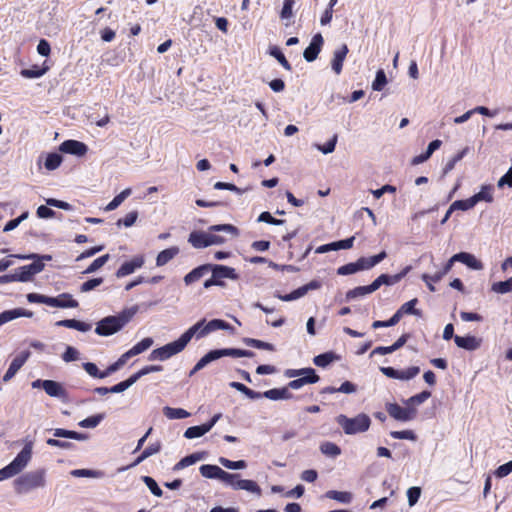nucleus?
Here are the masks:
<instances>
[{
  "mask_svg": "<svg viewBox=\"0 0 512 512\" xmlns=\"http://www.w3.org/2000/svg\"><path fill=\"white\" fill-rule=\"evenodd\" d=\"M441 145H442L441 140H438V139L433 140L432 142L429 143L427 150L424 153L417 155L412 159V164L418 165V164L424 163L431 157V155L434 153V151H436L437 149L440 148Z\"/></svg>",
  "mask_w": 512,
  "mask_h": 512,
  "instance_id": "bb28decb",
  "label": "nucleus"
},
{
  "mask_svg": "<svg viewBox=\"0 0 512 512\" xmlns=\"http://www.w3.org/2000/svg\"><path fill=\"white\" fill-rule=\"evenodd\" d=\"M348 53L347 45L343 44L339 49L334 52L332 59V69L338 75L342 71L343 62Z\"/></svg>",
  "mask_w": 512,
  "mask_h": 512,
  "instance_id": "a878e982",
  "label": "nucleus"
},
{
  "mask_svg": "<svg viewBox=\"0 0 512 512\" xmlns=\"http://www.w3.org/2000/svg\"><path fill=\"white\" fill-rule=\"evenodd\" d=\"M371 293H373V292L371 291L369 285H367V286H359V287H356L354 289L349 290L346 293V300L349 301V300H352V299H355V298H358V297L366 296V295L371 294Z\"/></svg>",
  "mask_w": 512,
  "mask_h": 512,
  "instance_id": "49530a36",
  "label": "nucleus"
},
{
  "mask_svg": "<svg viewBox=\"0 0 512 512\" xmlns=\"http://www.w3.org/2000/svg\"><path fill=\"white\" fill-rule=\"evenodd\" d=\"M321 287L320 282L313 280L306 285H303L296 290L292 291L294 300L304 297L310 290H316Z\"/></svg>",
  "mask_w": 512,
  "mask_h": 512,
  "instance_id": "58836bf2",
  "label": "nucleus"
},
{
  "mask_svg": "<svg viewBox=\"0 0 512 512\" xmlns=\"http://www.w3.org/2000/svg\"><path fill=\"white\" fill-rule=\"evenodd\" d=\"M30 357V351H22L19 355H17L12 362L10 363V366L6 373L3 376V381L8 382L10 381L16 373L20 370V368L25 364V362Z\"/></svg>",
  "mask_w": 512,
  "mask_h": 512,
  "instance_id": "2eb2a0df",
  "label": "nucleus"
},
{
  "mask_svg": "<svg viewBox=\"0 0 512 512\" xmlns=\"http://www.w3.org/2000/svg\"><path fill=\"white\" fill-rule=\"evenodd\" d=\"M388 414L395 420L408 422L415 418L416 409L411 407H401L396 403H388L386 405Z\"/></svg>",
  "mask_w": 512,
  "mask_h": 512,
  "instance_id": "9b49d317",
  "label": "nucleus"
},
{
  "mask_svg": "<svg viewBox=\"0 0 512 512\" xmlns=\"http://www.w3.org/2000/svg\"><path fill=\"white\" fill-rule=\"evenodd\" d=\"M46 73V68L33 67L31 69L21 70V75L27 79L40 78Z\"/></svg>",
  "mask_w": 512,
  "mask_h": 512,
  "instance_id": "e2e57ef3",
  "label": "nucleus"
},
{
  "mask_svg": "<svg viewBox=\"0 0 512 512\" xmlns=\"http://www.w3.org/2000/svg\"><path fill=\"white\" fill-rule=\"evenodd\" d=\"M319 379L320 378H319V376L316 373L308 374V375H305L303 377H300V378H297V379H294V380L290 381L286 388H288V390L289 389L297 390V389L302 388L306 384L317 383L319 381Z\"/></svg>",
  "mask_w": 512,
  "mask_h": 512,
  "instance_id": "c85d7f7f",
  "label": "nucleus"
},
{
  "mask_svg": "<svg viewBox=\"0 0 512 512\" xmlns=\"http://www.w3.org/2000/svg\"><path fill=\"white\" fill-rule=\"evenodd\" d=\"M209 264L200 265L193 270H191L188 274H186L183 278V281L186 286H190L197 281H199L202 277L209 273Z\"/></svg>",
  "mask_w": 512,
  "mask_h": 512,
  "instance_id": "4be33fe9",
  "label": "nucleus"
},
{
  "mask_svg": "<svg viewBox=\"0 0 512 512\" xmlns=\"http://www.w3.org/2000/svg\"><path fill=\"white\" fill-rule=\"evenodd\" d=\"M451 206H452V209H454V211L455 210L467 211V210L472 209L475 206V203H474L472 197H470L465 200H456L451 204Z\"/></svg>",
  "mask_w": 512,
  "mask_h": 512,
  "instance_id": "680f3d73",
  "label": "nucleus"
},
{
  "mask_svg": "<svg viewBox=\"0 0 512 512\" xmlns=\"http://www.w3.org/2000/svg\"><path fill=\"white\" fill-rule=\"evenodd\" d=\"M153 345V339L150 337L144 338L137 344H135L131 349H129L132 356L139 355L149 349Z\"/></svg>",
  "mask_w": 512,
  "mask_h": 512,
  "instance_id": "37998d69",
  "label": "nucleus"
},
{
  "mask_svg": "<svg viewBox=\"0 0 512 512\" xmlns=\"http://www.w3.org/2000/svg\"><path fill=\"white\" fill-rule=\"evenodd\" d=\"M206 433H208V432L205 429L204 425L202 424L199 426H192V427L187 428L184 432V437L187 439H195V438L202 437Z\"/></svg>",
  "mask_w": 512,
  "mask_h": 512,
  "instance_id": "8fccbe9b",
  "label": "nucleus"
},
{
  "mask_svg": "<svg viewBox=\"0 0 512 512\" xmlns=\"http://www.w3.org/2000/svg\"><path fill=\"white\" fill-rule=\"evenodd\" d=\"M209 267V273L211 272L218 286H224V279L237 280L239 278V275L232 267L219 264H209Z\"/></svg>",
  "mask_w": 512,
  "mask_h": 512,
  "instance_id": "f8f14e48",
  "label": "nucleus"
},
{
  "mask_svg": "<svg viewBox=\"0 0 512 512\" xmlns=\"http://www.w3.org/2000/svg\"><path fill=\"white\" fill-rule=\"evenodd\" d=\"M43 390L51 397L63 398L66 395L62 385L53 380H45Z\"/></svg>",
  "mask_w": 512,
  "mask_h": 512,
  "instance_id": "c756f323",
  "label": "nucleus"
},
{
  "mask_svg": "<svg viewBox=\"0 0 512 512\" xmlns=\"http://www.w3.org/2000/svg\"><path fill=\"white\" fill-rule=\"evenodd\" d=\"M56 326L59 327H66L70 329H75L80 332H88L91 330L92 325L83 321H79L76 319H65V320H59L55 323Z\"/></svg>",
  "mask_w": 512,
  "mask_h": 512,
  "instance_id": "b1692460",
  "label": "nucleus"
},
{
  "mask_svg": "<svg viewBox=\"0 0 512 512\" xmlns=\"http://www.w3.org/2000/svg\"><path fill=\"white\" fill-rule=\"evenodd\" d=\"M204 458H205L204 452H196V453L190 454V455L182 458L178 463H176L174 466V470L177 471V470L184 469L190 465L195 464L198 461L203 460Z\"/></svg>",
  "mask_w": 512,
  "mask_h": 512,
  "instance_id": "473e14b6",
  "label": "nucleus"
},
{
  "mask_svg": "<svg viewBox=\"0 0 512 512\" xmlns=\"http://www.w3.org/2000/svg\"><path fill=\"white\" fill-rule=\"evenodd\" d=\"M453 260H457V262H460L473 270L483 269L482 262L478 260L473 254L468 252H460L453 255Z\"/></svg>",
  "mask_w": 512,
  "mask_h": 512,
  "instance_id": "6ab92c4d",
  "label": "nucleus"
},
{
  "mask_svg": "<svg viewBox=\"0 0 512 512\" xmlns=\"http://www.w3.org/2000/svg\"><path fill=\"white\" fill-rule=\"evenodd\" d=\"M387 84V78L385 72L380 69L376 73V77L372 83V89L374 91H381Z\"/></svg>",
  "mask_w": 512,
  "mask_h": 512,
  "instance_id": "bf43d9fd",
  "label": "nucleus"
},
{
  "mask_svg": "<svg viewBox=\"0 0 512 512\" xmlns=\"http://www.w3.org/2000/svg\"><path fill=\"white\" fill-rule=\"evenodd\" d=\"M491 290L497 294H507L512 292V276L505 281L493 283Z\"/></svg>",
  "mask_w": 512,
  "mask_h": 512,
  "instance_id": "ea45409f",
  "label": "nucleus"
},
{
  "mask_svg": "<svg viewBox=\"0 0 512 512\" xmlns=\"http://www.w3.org/2000/svg\"><path fill=\"white\" fill-rule=\"evenodd\" d=\"M418 303V299L417 298H414L406 303H404L400 308V312L405 315V314H409V315H415V316H420L421 315V312L415 308L416 304Z\"/></svg>",
  "mask_w": 512,
  "mask_h": 512,
  "instance_id": "603ef678",
  "label": "nucleus"
},
{
  "mask_svg": "<svg viewBox=\"0 0 512 512\" xmlns=\"http://www.w3.org/2000/svg\"><path fill=\"white\" fill-rule=\"evenodd\" d=\"M219 358L230 356L235 358L240 357H253L254 353L249 350H242L237 348H224V349H217Z\"/></svg>",
  "mask_w": 512,
  "mask_h": 512,
  "instance_id": "72a5a7b5",
  "label": "nucleus"
},
{
  "mask_svg": "<svg viewBox=\"0 0 512 512\" xmlns=\"http://www.w3.org/2000/svg\"><path fill=\"white\" fill-rule=\"evenodd\" d=\"M110 256L109 254L102 255L95 259L85 270L84 274H91L103 267L107 261L109 260Z\"/></svg>",
  "mask_w": 512,
  "mask_h": 512,
  "instance_id": "09e8293b",
  "label": "nucleus"
},
{
  "mask_svg": "<svg viewBox=\"0 0 512 512\" xmlns=\"http://www.w3.org/2000/svg\"><path fill=\"white\" fill-rule=\"evenodd\" d=\"M380 371L388 378L409 381L420 373V368L418 366H411L403 370H397L393 367H380Z\"/></svg>",
  "mask_w": 512,
  "mask_h": 512,
  "instance_id": "9d476101",
  "label": "nucleus"
},
{
  "mask_svg": "<svg viewBox=\"0 0 512 512\" xmlns=\"http://www.w3.org/2000/svg\"><path fill=\"white\" fill-rule=\"evenodd\" d=\"M220 359L217 349L209 351L207 354H205L203 357H201L198 362L196 363L198 367L203 369L208 364H210L213 361H216Z\"/></svg>",
  "mask_w": 512,
  "mask_h": 512,
  "instance_id": "4d7b16f0",
  "label": "nucleus"
},
{
  "mask_svg": "<svg viewBox=\"0 0 512 512\" xmlns=\"http://www.w3.org/2000/svg\"><path fill=\"white\" fill-rule=\"evenodd\" d=\"M70 475L76 478H95L101 479L105 477V473L101 470H92V469H74L70 471Z\"/></svg>",
  "mask_w": 512,
  "mask_h": 512,
  "instance_id": "f704fd0d",
  "label": "nucleus"
},
{
  "mask_svg": "<svg viewBox=\"0 0 512 512\" xmlns=\"http://www.w3.org/2000/svg\"><path fill=\"white\" fill-rule=\"evenodd\" d=\"M336 422L347 435L364 433L368 431L371 426V419L365 413H360L352 418L340 414L336 417Z\"/></svg>",
  "mask_w": 512,
  "mask_h": 512,
  "instance_id": "39448f33",
  "label": "nucleus"
},
{
  "mask_svg": "<svg viewBox=\"0 0 512 512\" xmlns=\"http://www.w3.org/2000/svg\"><path fill=\"white\" fill-rule=\"evenodd\" d=\"M132 193L131 188L124 189L120 194L115 196L111 202L107 204V206L104 208L105 211H113L116 208H118L123 201L128 198Z\"/></svg>",
  "mask_w": 512,
  "mask_h": 512,
  "instance_id": "4c0bfd02",
  "label": "nucleus"
},
{
  "mask_svg": "<svg viewBox=\"0 0 512 512\" xmlns=\"http://www.w3.org/2000/svg\"><path fill=\"white\" fill-rule=\"evenodd\" d=\"M394 280L391 275L381 274L369 286L372 292L378 290L382 285H394Z\"/></svg>",
  "mask_w": 512,
  "mask_h": 512,
  "instance_id": "79ce46f5",
  "label": "nucleus"
},
{
  "mask_svg": "<svg viewBox=\"0 0 512 512\" xmlns=\"http://www.w3.org/2000/svg\"><path fill=\"white\" fill-rule=\"evenodd\" d=\"M218 232L229 233L233 236L238 235V229L235 226L231 224H218L210 226L207 232H191L188 237V242L196 249L223 244L226 239L223 236L216 234Z\"/></svg>",
  "mask_w": 512,
  "mask_h": 512,
  "instance_id": "f257e3e1",
  "label": "nucleus"
},
{
  "mask_svg": "<svg viewBox=\"0 0 512 512\" xmlns=\"http://www.w3.org/2000/svg\"><path fill=\"white\" fill-rule=\"evenodd\" d=\"M46 485V470L44 468L24 473L14 481L15 490L19 494L29 493L35 489H43Z\"/></svg>",
  "mask_w": 512,
  "mask_h": 512,
  "instance_id": "20e7f679",
  "label": "nucleus"
},
{
  "mask_svg": "<svg viewBox=\"0 0 512 512\" xmlns=\"http://www.w3.org/2000/svg\"><path fill=\"white\" fill-rule=\"evenodd\" d=\"M145 263L143 255H136L130 261L124 262L119 269L116 271V277L122 278L134 273L137 269H140Z\"/></svg>",
  "mask_w": 512,
  "mask_h": 512,
  "instance_id": "ddd939ff",
  "label": "nucleus"
},
{
  "mask_svg": "<svg viewBox=\"0 0 512 512\" xmlns=\"http://www.w3.org/2000/svg\"><path fill=\"white\" fill-rule=\"evenodd\" d=\"M263 397L270 400H282V399H291L293 394L288 390V388H273L263 392Z\"/></svg>",
  "mask_w": 512,
  "mask_h": 512,
  "instance_id": "7c9ffc66",
  "label": "nucleus"
},
{
  "mask_svg": "<svg viewBox=\"0 0 512 512\" xmlns=\"http://www.w3.org/2000/svg\"><path fill=\"white\" fill-rule=\"evenodd\" d=\"M494 186L491 184H484L480 187V191L472 197L475 205L479 202L492 203L494 201Z\"/></svg>",
  "mask_w": 512,
  "mask_h": 512,
  "instance_id": "5701e85b",
  "label": "nucleus"
},
{
  "mask_svg": "<svg viewBox=\"0 0 512 512\" xmlns=\"http://www.w3.org/2000/svg\"><path fill=\"white\" fill-rule=\"evenodd\" d=\"M325 497L343 504H349L352 501V494L346 491L329 490L326 492Z\"/></svg>",
  "mask_w": 512,
  "mask_h": 512,
  "instance_id": "c9c22d12",
  "label": "nucleus"
},
{
  "mask_svg": "<svg viewBox=\"0 0 512 512\" xmlns=\"http://www.w3.org/2000/svg\"><path fill=\"white\" fill-rule=\"evenodd\" d=\"M359 271H360V269H359L357 263L356 262H351V263L345 264L343 266H340L337 269V274L345 276V275L355 274V273H357Z\"/></svg>",
  "mask_w": 512,
  "mask_h": 512,
  "instance_id": "0e129e2a",
  "label": "nucleus"
},
{
  "mask_svg": "<svg viewBox=\"0 0 512 512\" xmlns=\"http://www.w3.org/2000/svg\"><path fill=\"white\" fill-rule=\"evenodd\" d=\"M27 300L30 303H41L56 308H76L79 305L78 301H76L69 293H62L56 297H50L38 293H29L27 295Z\"/></svg>",
  "mask_w": 512,
  "mask_h": 512,
  "instance_id": "423d86ee",
  "label": "nucleus"
},
{
  "mask_svg": "<svg viewBox=\"0 0 512 512\" xmlns=\"http://www.w3.org/2000/svg\"><path fill=\"white\" fill-rule=\"evenodd\" d=\"M143 482L146 484L151 493L157 497H161L163 492L161 488L158 486L157 482L150 476H143Z\"/></svg>",
  "mask_w": 512,
  "mask_h": 512,
  "instance_id": "052dcab7",
  "label": "nucleus"
},
{
  "mask_svg": "<svg viewBox=\"0 0 512 512\" xmlns=\"http://www.w3.org/2000/svg\"><path fill=\"white\" fill-rule=\"evenodd\" d=\"M200 474L208 479H218L221 481L222 475L225 470L217 465L204 464L199 468Z\"/></svg>",
  "mask_w": 512,
  "mask_h": 512,
  "instance_id": "cd10ccee",
  "label": "nucleus"
},
{
  "mask_svg": "<svg viewBox=\"0 0 512 512\" xmlns=\"http://www.w3.org/2000/svg\"><path fill=\"white\" fill-rule=\"evenodd\" d=\"M190 342V339L188 337V334L184 332L177 340L170 342L160 348L154 349L148 359L150 361H165L172 356L182 352L187 344Z\"/></svg>",
  "mask_w": 512,
  "mask_h": 512,
  "instance_id": "0eeeda50",
  "label": "nucleus"
},
{
  "mask_svg": "<svg viewBox=\"0 0 512 512\" xmlns=\"http://www.w3.org/2000/svg\"><path fill=\"white\" fill-rule=\"evenodd\" d=\"M296 4V0H284L283 7L280 13V17L282 20H290L293 14V8Z\"/></svg>",
  "mask_w": 512,
  "mask_h": 512,
  "instance_id": "5fc2aeb1",
  "label": "nucleus"
},
{
  "mask_svg": "<svg viewBox=\"0 0 512 512\" xmlns=\"http://www.w3.org/2000/svg\"><path fill=\"white\" fill-rule=\"evenodd\" d=\"M421 495V488L420 487H410L407 490V498H408V504L410 507H413L419 500Z\"/></svg>",
  "mask_w": 512,
  "mask_h": 512,
  "instance_id": "774afa93",
  "label": "nucleus"
},
{
  "mask_svg": "<svg viewBox=\"0 0 512 512\" xmlns=\"http://www.w3.org/2000/svg\"><path fill=\"white\" fill-rule=\"evenodd\" d=\"M337 135H333V137L326 142L324 145H316V148L321 151L323 154H329L332 153L335 150L336 143H337Z\"/></svg>",
  "mask_w": 512,
  "mask_h": 512,
  "instance_id": "338daca9",
  "label": "nucleus"
},
{
  "mask_svg": "<svg viewBox=\"0 0 512 512\" xmlns=\"http://www.w3.org/2000/svg\"><path fill=\"white\" fill-rule=\"evenodd\" d=\"M59 150L63 153L80 157L86 154L88 148L83 142L77 140H66L60 144Z\"/></svg>",
  "mask_w": 512,
  "mask_h": 512,
  "instance_id": "f3484780",
  "label": "nucleus"
},
{
  "mask_svg": "<svg viewBox=\"0 0 512 512\" xmlns=\"http://www.w3.org/2000/svg\"><path fill=\"white\" fill-rule=\"evenodd\" d=\"M33 445V440L29 438L24 439V447L22 450L7 466L0 469V481H4L18 475L27 467L32 458Z\"/></svg>",
  "mask_w": 512,
  "mask_h": 512,
  "instance_id": "7ed1b4c3",
  "label": "nucleus"
},
{
  "mask_svg": "<svg viewBox=\"0 0 512 512\" xmlns=\"http://www.w3.org/2000/svg\"><path fill=\"white\" fill-rule=\"evenodd\" d=\"M104 419L103 414H97L81 420L78 425L81 428H95Z\"/></svg>",
  "mask_w": 512,
  "mask_h": 512,
  "instance_id": "3c124183",
  "label": "nucleus"
},
{
  "mask_svg": "<svg viewBox=\"0 0 512 512\" xmlns=\"http://www.w3.org/2000/svg\"><path fill=\"white\" fill-rule=\"evenodd\" d=\"M468 148H464L463 150L459 151L456 155H454L450 160L447 161L443 168V175L448 174L450 171H452L459 161L463 159V157L467 154Z\"/></svg>",
  "mask_w": 512,
  "mask_h": 512,
  "instance_id": "c03bdc74",
  "label": "nucleus"
},
{
  "mask_svg": "<svg viewBox=\"0 0 512 512\" xmlns=\"http://www.w3.org/2000/svg\"><path fill=\"white\" fill-rule=\"evenodd\" d=\"M230 327V325L221 319H213L209 322H206L205 319H202L192 325L185 332L188 334L189 339L191 340L193 337L196 339H201L208 334L216 331V330H226Z\"/></svg>",
  "mask_w": 512,
  "mask_h": 512,
  "instance_id": "1a4fd4ad",
  "label": "nucleus"
},
{
  "mask_svg": "<svg viewBox=\"0 0 512 512\" xmlns=\"http://www.w3.org/2000/svg\"><path fill=\"white\" fill-rule=\"evenodd\" d=\"M387 257V253L385 251H381L377 255L371 256V257H360L356 263L360 269V271L363 270H369L379 264L381 261H383Z\"/></svg>",
  "mask_w": 512,
  "mask_h": 512,
  "instance_id": "412c9836",
  "label": "nucleus"
},
{
  "mask_svg": "<svg viewBox=\"0 0 512 512\" xmlns=\"http://www.w3.org/2000/svg\"><path fill=\"white\" fill-rule=\"evenodd\" d=\"M218 461L223 467L230 470H242L247 467V463L244 460L232 461L225 457H220Z\"/></svg>",
  "mask_w": 512,
  "mask_h": 512,
  "instance_id": "a18cd8bd",
  "label": "nucleus"
},
{
  "mask_svg": "<svg viewBox=\"0 0 512 512\" xmlns=\"http://www.w3.org/2000/svg\"><path fill=\"white\" fill-rule=\"evenodd\" d=\"M33 312L23 309V308H15L12 310H6L0 313V326L20 317H32Z\"/></svg>",
  "mask_w": 512,
  "mask_h": 512,
  "instance_id": "aec40b11",
  "label": "nucleus"
},
{
  "mask_svg": "<svg viewBox=\"0 0 512 512\" xmlns=\"http://www.w3.org/2000/svg\"><path fill=\"white\" fill-rule=\"evenodd\" d=\"M180 252L178 246H172L158 253L156 257V266L162 267L174 259Z\"/></svg>",
  "mask_w": 512,
  "mask_h": 512,
  "instance_id": "393cba45",
  "label": "nucleus"
},
{
  "mask_svg": "<svg viewBox=\"0 0 512 512\" xmlns=\"http://www.w3.org/2000/svg\"><path fill=\"white\" fill-rule=\"evenodd\" d=\"M269 53L271 56H273L279 61V63L283 66L284 69H286L287 71H290L292 69L290 63L286 60L284 54L277 46L271 47Z\"/></svg>",
  "mask_w": 512,
  "mask_h": 512,
  "instance_id": "6e6d98bb",
  "label": "nucleus"
},
{
  "mask_svg": "<svg viewBox=\"0 0 512 512\" xmlns=\"http://www.w3.org/2000/svg\"><path fill=\"white\" fill-rule=\"evenodd\" d=\"M221 481L233 490H244L256 496H261L262 489L254 480L240 479V474L224 471Z\"/></svg>",
  "mask_w": 512,
  "mask_h": 512,
  "instance_id": "6e6552de",
  "label": "nucleus"
},
{
  "mask_svg": "<svg viewBox=\"0 0 512 512\" xmlns=\"http://www.w3.org/2000/svg\"><path fill=\"white\" fill-rule=\"evenodd\" d=\"M320 451L329 457H337L341 454V449L333 442L326 441L320 445Z\"/></svg>",
  "mask_w": 512,
  "mask_h": 512,
  "instance_id": "a19ab883",
  "label": "nucleus"
},
{
  "mask_svg": "<svg viewBox=\"0 0 512 512\" xmlns=\"http://www.w3.org/2000/svg\"><path fill=\"white\" fill-rule=\"evenodd\" d=\"M53 436L56 438H67L73 439L77 441H85L88 439V436L84 433H79L76 431L66 430L63 428H56L52 430Z\"/></svg>",
  "mask_w": 512,
  "mask_h": 512,
  "instance_id": "2f4dec72",
  "label": "nucleus"
},
{
  "mask_svg": "<svg viewBox=\"0 0 512 512\" xmlns=\"http://www.w3.org/2000/svg\"><path fill=\"white\" fill-rule=\"evenodd\" d=\"M244 343L248 346H251V347H254V348H257V349H264V350H268V351H274L275 348H274V345L268 343V342H264V341H261V340H258V339H253V338H245L244 339Z\"/></svg>",
  "mask_w": 512,
  "mask_h": 512,
  "instance_id": "864d4df0",
  "label": "nucleus"
},
{
  "mask_svg": "<svg viewBox=\"0 0 512 512\" xmlns=\"http://www.w3.org/2000/svg\"><path fill=\"white\" fill-rule=\"evenodd\" d=\"M44 269V263L41 261H35L29 265H24L16 269L19 277V282H28L32 277Z\"/></svg>",
  "mask_w": 512,
  "mask_h": 512,
  "instance_id": "4468645a",
  "label": "nucleus"
},
{
  "mask_svg": "<svg viewBox=\"0 0 512 512\" xmlns=\"http://www.w3.org/2000/svg\"><path fill=\"white\" fill-rule=\"evenodd\" d=\"M62 163V156L58 153H50L47 155L44 166L47 170L53 171Z\"/></svg>",
  "mask_w": 512,
  "mask_h": 512,
  "instance_id": "de8ad7c7",
  "label": "nucleus"
},
{
  "mask_svg": "<svg viewBox=\"0 0 512 512\" xmlns=\"http://www.w3.org/2000/svg\"><path fill=\"white\" fill-rule=\"evenodd\" d=\"M138 307L124 309L117 315L101 319L96 326L95 333L100 336H110L120 331L137 313Z\"/></svg>",
  "mask_w": 512,
  "mask_h": 512,
  "instance_id": "f03ea898",
  "label": "nucleus"
},
{
  "mask_svg": "<svg viewBox=\"0 0 512 512\" xmlns=\"http://www.w3.org/2000/svg\"><path fill=\"white\" fill-rule=\"evenodd\" d=\"M163 414L170 420L184 419L190 416V413L183 408H172L169 406L163 408Z\"/></svg>",
  "mask_w": 512,
  "mask_h": 512,
  "instance_id": "e433bc0d",
  "label": "nucleus"
},
{
  "mask_svg": "<svg viewBox=\"0 0 512 512\" xmlns=\"http://www.w3.org/2000/svg\"><path fill=\"white\" fill-rule=\"evenodd\" d=\"M455 344L462 349L468 351H475L481 346V339L472 335L468 336H458L454 337Z\"/></svg>",
  "mask_w": 512,
  "mask_h": 512,
  "instance_id": "a211bd4d",
  "label": "nucleus"
},
{
  "mask_svg": "<svg viewBox=\"0 0 512 512\" xmlns=\"http://www.w3.org/2000/svg\"><path fill=\"white\" fill-rule=\"evenodd\" d=\"M334 360V354L331 352L317 355L313 359V363L318 367H326Z\"/></svg>",
  "mask_w": 512,
  "mask_h": 512,
  "instance_id": "13d9d810",
  "label": "nucleus"
},
{
  "mask_svg": "<svg viewBox=\"0 0 512 512\" xmlns=\"http://www.w3.org/2000/svg\"><path fill=\"white\" fill-rule=\"evenodd\" d=\"M138 218V212L137 211H131L129 212L128 214H126V216L122 219H119L117 221V225L118 226H125V227H131L135 224L136 220Z\"/></svg>",
  "mask_w": 512,
  "mask_h": 512,
  "instance_id": "69168bd1",
  "label": "nucleus"
},
{
  "mask_svg": "<svg viewBox=\"0 0 512 512\" xmlns=\"http://www.w3.org/2000/svg\"><path fill=\"white\" fill-rule=\"evenodd\" d=\"M324 40L320 33L315 34L309 46L304 50L303 57L307 62L314 61L320 53Z\"/></svg>",
  "mask_w": 512,
  "mask_h": 512,
  "instance_id": "dca6fc26",
  "label": "nucleus"
}]
</instances>
